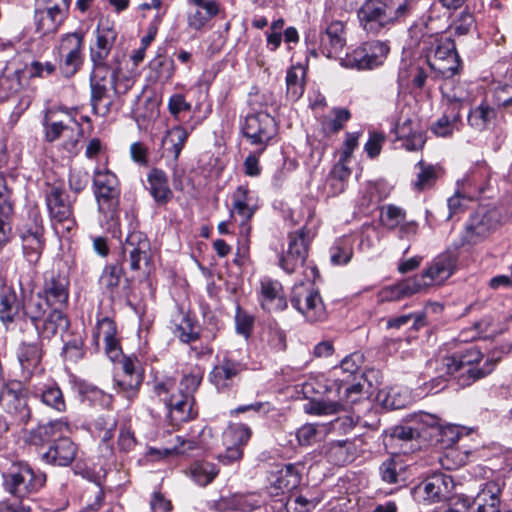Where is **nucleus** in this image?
I'll list each match as a JSON object with an SVG mask.
<instances>
[{"instance_id": "16", "label": "nucleus", "mask_w": 512, "mask_h": 512, "mask_svg": "<svg viewBox=\"0 0 512 512\" xmlns=\"http://www.w3.org/2000/svg\"><path fill=\"white\" fill-rule=\"evenodd\" d=\"M45 201L52 220L62 224L67 231L76 225L72 202L63 187L50 185L45 194Z\"/></svg>"}, {"instance_id": "58", "label": "nucleus", "mask_w": 512, "mask_h": 512, "mask_svg": "<svg viewBox=\"0 0 512 512\" xmlns=\"http://www.w3.org/2000/svg\"><path fill=\"white\" fill-rule=\"evenodd\" d=\"M64 357L72 362H77L84 356V342L80 336H75L64 343Z\"/></svg>"}, {"instance_id": "11", "label": "nucleus", "mask_w": 512, "mask_h": 512, "mask_svg": "<svg viewBox=\"0 0 512 512\" xmlns=\"http://www.w3.org/2000/svg\"><path fill=\"white\" fill-rule=\"evenodd\" d=\"M389 51L390 47L387 42L368 41L342 58L341 64L357 70L374 69L383 64Z\"/></svg>"}, {"instance_id": "36", "label": "nucleus", "mask_w": 512, "mask_h": 512, "mask_svg": "<svg viewBox=\"0 0 512 512\" xmlns=\"http://www.w3.org/2000/svg\"><path fill=\"white\" fill-rule=\"evenodd\" d=\"M40 337L50 339L58 332L64 331L69 326V321L62 309L51 308L41 322L34 325Z\"/></svg>"}, {"instance_id": "5", "label": "nucleus", "mask_w": 512, "mask_h": 512, "mask_svg": "<svg viewBox=\"0 0 512 512\" xmlns=\"http://www.w3.org/2000/svg\"><path fill=\"white\" fill-rule=\"evenodd\" d=\"M45 139L54 142L64 138L63 149L69 156L76 154L77 145L82 135L81 125L66 110L50 109L43 121Z\"/></svg>"}, {"instance_id": "28", "label": "nucleus", "mask_w": 512, "mask_h": 512, "mask_svg": "<svg viewBox=\"0 0 512 512\" xmlns=\"http://www.w3.org/2000/svg\"><path fill=\"white\" fill-rule=\"evenodd\" d=\"M41 294L54 308H64L68 304L69 298L68 277L51 272L45 278Z\"/></svg>"}, {"instance_id": "59", "label": "nucleus", "mask_w": 512, "mask_h": 512, "mask_svg": "<svg viewBox=\"0 0 512 512\" xmlns=\"http://www.w3.org/2000/svg\"><path fill=\"white\" fill-rule=\"evenodd\" d=\"M409 397L406 393H402L397 388H391L386 393L382 400L383 405L390 409H401L407 405Z\"/></svg>"}, {"instance_id": "60", "label": "nucleus", "mask_w": 512, "mask_h": 512, "mask_svg": "<svg viewBox=\"0 0 512 512\" xmlns=\"http://www.w3.org/2000/svg\"><path fill=\"white\" fill-rule=\"evenodd\" d=\"M401 465L393 458H390L380 466V474L382 480L388 484H396L399 482V471Z\"/></svg>"}, {"instance_id": "54", "label": "nucleus", "mask_w": 512, "mask_h": 512, "mask_svg": "<svg viewBox=\"0 0 512 512\" xmlns=\"http://www.w3.org/2000/svg\"><path fill=\"white\" fill-rule=\"evenodd\" d=\"M417 167L419 171L417 173V179L414 182L415 189L422 191L432 187L437 179L436 168L423 161H419Z\"/></svg>"}, {"instance_id": "33", "label": "nucleus", "mask_w": 512, "mask_h": 512, "mask_svg": "<svg viewBox=\"0 0 512 512\" xmlns=\"http://www.w3.org/2000/svg\"><path fill=\"white\" fill-rule=\"evenodd\" d=\"M68 9L62 8H44L36 10V30L43 36L54 34L64 23Z\"/></svg>"}, {"instance_id": "62", "label": "nucleus", "mask_w": 512, "mask_h": 512, "mask_svg": "<svg viewBox=\"0 0 512 512\" xmlns=\"http://www.w3.org/2000/svg\"><path fill=\"white\" fill-rule=\"evenodd\" d=\"M253 323L254 318L240 307H237L235 315L237 333L243 335L245 338H248L251 334Z\"/></svg>"}, {"instance_id": "49", "label": "nucleus", "mask_w": 512, "mask_h": 512, "mask_svg": "<svg viewBox=\"0 0 512 512\" xmlns=\"http://www.w3.org/2000/svg\"><path fill=\"white\" fill-rule=\"evenodd\" d=\"M406 220V211L394 204H387L380 209V222L388 230H394Z\"/></svg>"}, {"instance_id": "25", "label": "nucleus", "mask_w": 512, "mask_h": 512, "mask_svg": "<svg viewBox=\"0 0 512 512\" xmlns=\"http://www.w3.org/2000/svg\"><path fill=\"white\" fill-rule=\"evenodd\" d=\"M244 370H246V364L224 356L210 372V381L218 391H226L235 385Z\"/></svg>"}, {"instance_id": "20", "label": "nucleus", "mask_w": 512, "mask_h": 512, "mask_svg": "<svg viewBox=\"0 0 512 512\" xmlns=\"http://www.w3.org/2000/svg\"><path fill=\"white\" fill-rule=\"evenodd\" d=\"M251 435L252 431L247 425L230 424L223 432L225 452L218 456L219 461L224 464L239 461L243 457V447L248 443Z\"/></svg>"}, {"instance_id": "48", "label": "nucleus", "mask_w": 512, "mask_h": 512, "mask_svg": "<svg viewBox=\"0 0 512 512\" xmlns=\"http://www.w3.org/2000/svg\"><path fill=\"white\" fill-rule=\"evenodd\" d=\"M217 467L207 461L195 462L190 467V475L192 479L200 486L210 484L218 475Z\"/></svg>"}, {"instance_id": "8", "label": "nucleus", "mask_w": 512, "mask_h": 512, "mask_svg": "<svg viewBox=\"0 0 512 512\" xmlns=\"http://www.w3.org/2000/svg\"><path fill=\"white\" fill-rule=\"evenodd\" d=\"M84 34L82 32L66 33L60 36L54 48L59 69L65 77H72L84 62Z\"/></svg>"}, {"instance_id": "29", "label": "nucleus", "mask_w": 512, "mask_h": 512, "mask_svg": "<svg viewBox=\"0 0 512 512\" xmlns=\"http://www.w3.org/2000/svg\"><path fill=\"white\" fill-rule=\"evenodd\" d=\"M259 301L262 309L270 313L281 312L288 306L281 283L269 278L260 282Z\"/></svg>"}, {"instance_id": "61", "label": "nucleus", "mask_w": 512, "mask_h": 512, "mask_svg": "<svg viewBox=\"0 0 512 512\" xmlns=\"http://www.w3.org/2000/svg\"><path fill=\"white\" fill-rule=\"evenodd\" d=\"M90 176L89 173L81 168H74L69 174V187L75 193H79L88 185Z\"/></svg>"}, {"instance_id": "22", "label": "nucleus", "mask_w": 512, "mask_h": 512, "mask_svg": "<svg viewBox=\"0 0 512 512\" xmlns=\"http://www.w3.org/2000/svg\"><path fill=\"white\" fill-rule=\"evenodd\" d=\"M143 370L139 360L135 357H123L121 372L115 378L118 392L127 399L132 400L138 393L143 382Z\"/></svg>"}, {"instance_id": "21", "label": "nucleus", "mask_w": 512, "mask_h": 512, "mask_svg": "<svg viewBox=\"0 0 512 512\" xmlns=\"http://www.w3.org/2000/svg\"><path fill=\"white\" fill-rule=\"evenodd\" d=\"M310 242L309 231L302 227L299 231L289 234L288 249L280 258L281 268L291 274L302 267L308 255V245Z\"/></svg>"}, {"instance_id": "53", "label": "nucleus", "mask_w": 512, "mask_h": 512, "mask_svg": "<svg viewBox=\"0 0 512 512\" xmlns=\"http://www.w3.org/2000/svg\"><path fill=\"white\" fill-rule=\"evenodd\" d=\"M261 339L272 352L284 351L286 348L285 334L277 327L269 326L263 331Z\"/></svg>"}, {"instance_id": "26", "label": "nucleus", "mask_w": 512, "mask_h": 512, "mask_svg": "<svg viewBox=\"0 0 512 512\" xmlns=\"http://www.w3.org/2000/svg\"><path fill=\"white\" fill-rule=\"evenodd\" d=\"M95 43L90 46V60L92 65L108 64L107 59L116 41L117 32L108 23H99L95 31Z\"/></svg>"}, {"instance_id": "4", "label": "nucleus", "mask_w": 512, "mask_h": 512, "mask_svg": "<svg viewBox=\"0 0 512 512\" xmlns=\"http://www.w3.org/2000/svg\"><path fill=\"white\" fill-rule=\"evenodd\" d=\"M93 185L99 213L106 221L109 229H116L119 226L121 195L116 175L109 170H96Z\"/></svg>"}, {"instance_id": "12", "label": "nucleus", "mask_w": 512, "mask_h": 512, "mask_svg": "<svg viewBox=\"0 0 512 512\" xmlns=\"http://www.w3.org/2000/svg\"><path fill=\"white\" fill-rule=\"evenodd\" d=\"M242 133L251 145L258 147L257 153L262 154L277 134V125L269 114L259 112L246 117Z\"/></svg>"}, {"instance_id": "10", "label": "nucleus", "mask_w": 512, "mask_h": 512, "mask_svg": "<svg viewBox=\"0 0 512 512\" xmlns=\"http://www.w3.org/2000/svg\"><path fill=\"white\" fill-rule=\"evenodd\" d=\"M291 305L311 323L322 321L326 310L319 291L311 282L294 285L290 296Z\"/></svg>"}, {"instance_id": "50", "label": "nucleus", "mask_w": 512, "mask_h": 512, "mask_svg": "<svg viewBox=\"0 0 512 512\" xmlns=\"http://www.w3.org/2000/svg\"><path fill=\"white\" fill-rule=\"evenodd\" d=\"M304 74L301 67H292L287 71L286 86L287 96L292 100H298L304 92Z\"/></svg>"}, {"instance_id": "24", "label": "nucleus", "mask_w": 512, "mask_h": 512, "mask_svg": "<svg viewBox=\"0 0 512 512\" xmlns=\"http://www.w3.org/2000/svg\"><path fill=\"white\" fill-rule=\"evenodd\" d=\"M41 344L22 342L17 350V359L20 365L21 378L29 383L34 376H39L44 372L41 366L42 360Z\"/></svg>"}, {"instance_id": "63", "label": "nucleus", "mask_w": 512, "mask_h": 512, "mask_svg": "<svg viewBox=\"0 0 512 512\" xmlns=\"http://www.w3.org/2000/svg\"><path fill=\"white\" fill-rule=\"evenodd\" d=\"M234 500V510L240 512H253L261 506L255 495H234Z\"/></svg>"}, {"instance_id": "6", "label": "nucleus", "mask_w": 512, "mask_h": 512, "mask_svg": "<svg viewBox=\"0 0 512 512\" xmlns=\"http://www.w3.org/2000/svg\"><path fill=\"white\" fill-rule=\"evenodd\" d=\"M4 487L13 496L21 499L36 493L46 482V476L34 470L26 462H13L3 473Z\"/></svg>"}, {"instance_id": "27", "label": "nucleus", "mask_w": 512, "mask_h": 512, "mask_svg": "<svg viewBox=\"0 0 512 512\" xmlns=\"http://www.w3.org/2000/svg\"><path fill=\"white\" fill-rule=\"evenodd\" d=\"M258 208V197L254 192L247 186H238L232 194L231 216H239L242 227H246Z\"/></svg>"}, {"instance_id": "55", "label": "nucleus", "mask_w": 512, "mask_h": 512, "mask_svg": "<svg viewBox=\"0 0 512 512\" xmlns=\"http://www.w3.org/2000/svg\"><path fill=\"white\" fill-rule=\"evenodd\" d=\"M361 355L354 353L346 356L339 367L334 368V374L340 376V374H347V377L338 379L340 383H347L348 378L358 373L361 363Z\"/></svg>"}, {"instance_id": "7", "label": "nucleus", "mask_w": 512, "mask_h": 512, "mask_svg": "<svg viewBox=\"0 0 512 512\" xmlns=\"http://www.w3.org/2000/svg\"><path fill=\"white\" fill-rule=\"evenodd\" d=\"M154 391L168 406L171 420L175 423L187 422L196 417L193 395L176 389L175 383L171 380L156 382Z\"/></svg>"}, {"instance_id": "46", "label": "nucleus", "mask_w": 512, "mask_h": 512, "mask_svg": "<svg viewBox=\"0 0 512 512\" xmlns=\"http://www.w3.org/2000/svg\"><path fill=\"white\" fill-rule=\"evenodd\" d=\"M188 132L181 126H175L167 131L163 138V145L167 146V151L172 153L173 159L177 160L187 141Z\"/></svg>"}, {"instance_id": "13", "label": "nucleus", "mask_w": 512, "mask_h": 512, "mask_svg": "<svg viewBox=\"0 0 512 512\" xmlns=\"http://www.w3.org/2000/svg\"><path fill=\"white\" fill-rule=\"evenodd\" d=\"M457 255L452 251H444L435 256L422 271L418 279L420 290L433 285H441L449 279L456 270Z\"/></svg>"}, {"instance_id": "42", "label": "nucleus", "mask_w": 512, "mask_h": 512, "mask_svg": "<svg viewBox=\"0 0 512 512\" xmlns=\"http://www.w3.org/2000/svg\"><path fill=\"white\" fill-rule=\"evenodd\" d=\"M119 93L118 89H91L90 102L93 112L102 117L108 115Z\"/></svg>"}, {"instance_id": "1", "label": "nucleus", "mask_w": 512, "mask_h": 512, "mask_svg": "<svg viewBox=\"0 0 512 512\" xmlns=\"http://www.w3.org/2000/svg\"><path fill=\"white\" fill-rule=\"evenodd\" d=\"M482 357L480 350L474 346L469 347L463 353L442 357L436 367L438 374L425 384L426 389L429 393L440 392L445 388L448 378L457 372H461L463 385H470L486 377L494 370L496 362L493 359H487L481 367L474 366L482 360Z\"/></svg>"}, {"instance_id": "14", "label": "nucleus", "mask_w": 512, "mask_h": 512, "mask_svg": "<svg viewBox=\"0 0 512 512\" xmlns=\"http://www.w3.org/2000/svg\"><path fill=\"white\" fill-rule=\"evenodd\" d=\"M346 45L345 22L334 18L331 10H327L323 17L320 33V48L327 58L338 57Z\"/></svg>"}, {"instance_id": "45", "label": "nucleus", "mask_w": 512, "mask_h": 512, "mask_svg": "<svg viewBox=\"0 0 512 512\" xmlns=\"http://www.w3.org/2000/svg\"><path fill=\"white\" fill-rule=\"evenodd\" d=\"M411 120L407 119L394 128L396 138L403 140V146L409 151H416L424 146L425 138L420 132H412Z\"/></svg>"}, {"instance_id": "31", "label": "nucleus", "mask_w": 512, "mask_h": 512, "mask_svg": "<svg viewBox=\"0 0 512 512\" xmlns=\"http://www.w3.org/2000/svg\"><path fill=\"white\" fill-rule=\"evenodd\" d=\"M101 338L104 341L105 352L108 357L112 360L117 358L120 354L117 327L115 322L109 317H103L97 321L95 331L93 333V340L96 346L99 345Z\"/></svg>"}, {"instance_id": "2", "label": "nucleus", "mask_w": 512, "mask_h": 512, "mask_svg": "<svg viewBox=\"0 0 512 512\" xmlns=\"http://www.w3.org/2000/svg\"><path fill=\"white\" fill-rule=\"evenodd\" d=\"M416 8L414 0H365L357 11L360 26L368 34L404 22Z\"/></svg>"}, {"instance_id": "17", "label": "nucleus", "mask_w": 512, "mask_h": 512, "mask_svg": "<svg viewBox=\"0 0 512 512\" xmlns=\"http://www.w3.org/2000/svg\"><path fill=\"white\" fill-rule=\"evenodd\" d=\"M454 480L443 472L433 473L426 477L413 492L415 497L421 498L428 504L438 503L449 499L454 488Z\"/></svg>"}, {"instance_id": "38", "label": "nucleus", "mask_w": 512, "mask_h": 512, "mask_svg": "<svg viewBox=\"0 0 512 512\" xmlns=\"http://www.w3.org/2000/svg\"><path fill=\"white\" fill-rule=\"evenodd\" d=\"M272 484L276 493L290 492L296 489L301 482V472L296 464H286L275 474Z\"/></svg>"}, {"instance_id": "32", "label": "nucleus", "mask_w": 512, "mask_h": 512, "mask_svg": "<svg viewBox=\"0 0 512 512\" xmlns=\"http://www.w3.org/2000/svg\"><path fill=\"white\" fill-rule=\"evenodd\" d=\"M499 119V111L487 101H482L471 108L467 116L468 125L477 132L490 129L499 122Z\"/></svg>"}, {"instance_id": "51", "label": "nucleus", "mask_w": 512, "mask_h": 512, "mask_svg": "<svg viewBox=\"0 0 512 512\" xmlns=\"http://www.w3.org/2000/svg\"><path fill=\"white\" fill-rule=\"evenodd\" d=\"M175 331L183 343L190 344L201 338L197 323L188 314L182 317Z\"/></svg>"}, {"instance_id": "15", "label": "nucleus", "mask_w": 512, "mask_h": 512, "mask_svg": "<svg viewBox=\"0 0 512 512\" xmlns=\"http://www.w3.org/2000/svg\"><path fill=\"white\" fill-rule=\"evenodd\" d=\"M0 404L4 410L21 423L30 418L25 389L21 381L10 380L4 383L0 392Z\"/></svg>"}, {"instance_id": "19", "label": "nucleus", "mask_w": 512, "mask_h": 512, "mask_svg": "<svg viewBox=\"0 0 512 512\" xmlns=\"http://www.w3.org/2000/svg\"><path fill=\"white\" fill-rule=\"evenodd\" d=\"M498 224V213L496 210L481 207L469 218L463 244H476L487 237Z\"/></svg>"}, {"instance_id": "9", "label": "nucleus", "mask_w": 512, "mask_h": 512, "mask_svg": "<svg viewBox=\"0 0 512 512\" xmlns=\"http://www.w3.org/2000/svg\"><path fill=\"white\" fill-rule=\"evenodd\" d=\"M44 226L38 212L30 213L29 220L18 227L22 254L30 266H36L45 248Z\"/></svg>"}, {"instance_id": "30", "label": "nucleus", "mask_w": 512, "mask_h": 512, "mask_svg": "<svg viewBox=\"0 0 512 512\" xmlns=\"http://www.w3.org/2000/svg\"><path fill=\"white\" fill-rule=\"evenodd\" d=\"M77 446L68 437L59 436L54 439L42 459L54 466H69L75 459Z\"/></svg>"}, {"instance_id": "39", "label": "nucleus", "mask_w": 512, "mask_h": 512, "mask_svg": "<svg viewBox=\"0 0 512 512\" xmlns=\"http://www.w3.org/2000/svg\"><path fill=\"white\" fill-rule=\"evenodd\" d=\"M421 292L417 278H409L394 285L384 287L379 297L381 301H397Z\"/></svg>"}, {"instance_id": "57", "label": "nucleus", "mask_w": 512, "mask_h": 512, "mask_svg": "<svg viewBox=\"0 0 512 512\" xmlns=\"http://www.w3.org/2000/svg\"><path fill=\"white\" fill-rule=\"evenodd\" d=\"M326 456L335 465H344L350 459L347 441L331 442L327 448Z\"/></svg>"}, {"instance_id": "18", "label": "nucleus", "mask_w": 512, "mask_h": 512, "mask_svg": "<svg viewBox=\"0 0 512 512\" xmlns=\"http://www.w3.org/2000/svg\"><path fill=\"white\" fill-rule=\"evenodd\" d=\"M363 385L360 382L346 386H338L339 401L320 400L309 404L308 412L315 415H332L345 409V404H354L362 396Z\"/></svg>"}, {"instance_id": "56", "label": "nucleus", "mask_w": 512, "mask_h": 512, "mask_svg": "<svg viewBox=\"0 0 512 512\" xmlns=\"http://www.w3.org/2000/svg\"><path fill=\"white\" fill-rule=\"evenodd\" d=\"M150 68L156 72L157 79L170 81L175 72V63L173 59L158 56L150 62Z\"/></svg>"}, {"instance_id": "40", "label": "nucleus", "mask_w": 512, "mask_h": 512, "mask_svg": "<svg viewBox=\"0 0 512 512\" xmlns=\"http://www.w3.org/2000/svg\"><path fill=\"white\" fill-rule=\"evenodd\" d=\"M51 308L54 307L41 293L31 295L28 299L22 301L24 314L31 320L33 325H37L38 322H41Z\"/></svg>"}, {"instance_id": "41", "label": "nucleus", "mask_w": 512, "mask_h": 512, "mask_svg": "<svg viewBox=\"0 0 512 512\" xmlns=\"http://www.w3.org/2000/svg\"><path fill=\"white\" fill-rule=\"evenodd\" d=\"M33 393L39 397L43 404L57 412L66 411V402L60 387L55 384H47L43 387H35Z\"/></svg>"}, {"instance_id": "64", "label": "nucleus", "mask_w": 512, "mask_h": 512, "mask_svg": "<svg viewBox=\"0 0 512 512\" xmlns=\"http://www.w3.org/2000/svg\"><path fill=\"white\" fill-rule=\"evenodd\" d=\"M474 16L473 14L463 11L459 14L456 20L453 22L451 28L454 31V34L457 36H463L468 34L470 29L474 25Z\"/></svg>"}, {"instance_id": "47", "label": "nucleus", "mask_w": 512, "mask_h": 512, "mask_svg": "<svg viewBox=\"0 0 512 512\" xmlns=\"http://www.w3.org/2000/svg\"><path fill=\"white\" fill-rule=\"evenodd\" d=\"M124 271L119 264H110L105 266L99 279L101 287L113 296L121 283Z\"/></svg>"}, {"instance_id": "35", "label": "nucleus", "mask_w": 512, "mask_h": 512, "mask_svg": "<svg viewBox=\"0 0 512 512\" xmlns=\"http://www.w3.org/2000/svg\"><path fill=\"white\" fill-rule=\"evenodd\" d=\"M22 309V300L17 292L10 286L0 287V320L8 327L13 323L20 310Z\"/></svg>"}, {"instance_id": "3", "label": "nucleus", "mask_w": 512, "mask_h": 512, "mask_svg": "<svg viewBox=\"0 0 512 512\" xmlns=\"http://www.w3.org/2000/svg\"><path fill=\"white\" fill-rule=\"evenodd\" d=\"M424 45L427 63L438 76L448 79L459 74L462 63L452 38L430 35Z\"/></svg>"}, {"instance_id": "52", "label": "nucleus", "mask_w": 512, "mask_h": 512, "mask_svg": "<svg viewBox=\"0 0 512 512\" xmlns=\"http://www.w3.org/2000/svg\"><path fill=\"white\" fill-rule=\"evenodd\" d=\"M21 74L22 72L20 70H16L12 73L1 75L0 93L3 97H12L22 90Z\"/></svg>"}, {"instance_id": "43", "label": "nucleus", "mask_w": 512, "mask_h": 512, "mask_svg": "<svg viewBox=\"0 0 512 512\" xmlns=\"http://www.w3.org/2000/svg\"><path fill=\"white\" fill-rule=\"evenodd\" d=\"M65 430H68L66 422L63 420L52 421L33 429L30 433V439L34 445H40L51 439H57Z\"/></svg>"}, {"instance_id": "37", "label": "nucleus", "mask_w": 512, "mask_h": 512, "mask_svg": "<svg viewBox=\"0 0 512 512\" xmlns=\"http://www.w3.org/2000/svg\"><path fill=\"white\" fill-rule=\"evenodd\" d=\"M90 75V89H118L117 78L119 73L118 67H112L109 64L92 65Z\"/></svg>"}, {"instance_id": "44", "label": "nucleus", "mask_w": 512, "mask_h": 512, "mask_svg": "<svg viewBox=\"0 0 512 512\" xmlns=\"http://www.w3.org/2000/svg\"><path fill=\"white\" fill-rule=\"evenodd\" d=\"M461 123V113H458L457 106L453 110L446 109L445 113L437 119L431 126V131L440 137H448L455 130H459Z\"/></svg>"}, {"instance_id": "23", "label": "nucleus", "mask_w": 512, "mask_h": 512, "mask_svg": "<svg viewBox=\"0 0 512 512\" xmlns=\"http://www.w3.org/2000/svg\"><path fill=\"white\" fill-rule=\"evenodd\" d=\"M150 249V242L144 233L132 231L127 235L122 252L131 270L137 271L141 268V263H148Z\"/></svg>"}, {"instance_id": "34", "label": "nucleus", "mask_w": 512, "mask_h": 512, "mask_svg": "<svg viewBox=\"0 0 512 512\" xmlns=\"http://www.w3.org/2000/svg\"><path fill=\"white\" fill-rule=\"evenodd\" d=\"M148 190L154 201L159 205H166L171 201L173 192L169 187L166 173L158 168H153L147 175Z\"/></svg>"}]
</instances>
